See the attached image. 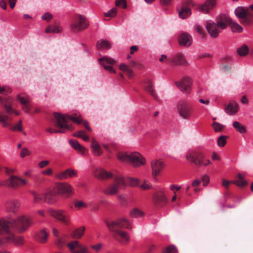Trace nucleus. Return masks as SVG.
I'll return each mask as SVG.
<instances>
[{
	"label": "nucleus",
	"mask_w": 253,
	"mask_h": 253,
	"mask_svg": "<svg viewBox=\"0 0 253 253\" xmlns=\"http://www.w3.org/2000/svg\"><path fill=\"white\" fill-rule=\"evenodd\" d=\"M177 249L174 245H170L166 248V253H176Z\"/></svg>",
	"instance_id": "nucleus-55"
},
{
	"label": "nucleus",
	"mask_w": 253,
	"mask_h": 253,
	"mask_svg": "<svg viewBox=\"0 0 253 253\" xmlns=\"http://www.w3.org/2000/svg\"><path fill=\"white\" fill-rule=\"evenodd\" d=\"M169 62H172L175 65H186L187 61L183 55L181 54L176 55L172 60H171Z\"/></svg>",
	"instance_id": "nucleus-30"
},
{
	"label": "nucleus",
	"mask_w": 253,
	"mask_h": 253,
	"mask_svg": "<svg viewBox=\"0 0 253 253\" xmlns=\"http://www.w3.org/2000/svg\"><path fill=\"white\" fill-rule=\"evenodd\" d=\"M152 201L157 206H163L168 202V198L165 195L164 190L156 192L152 196Z\"/></svg>",
	"instance_id": "nucleus-12"
},
{
	"label": "nucleus",
	"mask_w": 253,
	"mask_h": 253,
	"mask_svg": "<svg viewBox=\"0 0 253 253\" xmlns=\"http://www.w3.org/2000/svg\"><path fill=\"white\" fill-rule=\"evenodd\" d=\"M115 4L116 6L121 7L123 8H126L127 7L126 0H116Z\"/></svg>",
	"instance_id": "nucleus-53"
},
{
	"label": "nucleus",
	"mask_w": 253,
	"mask_h": 253,
	"mask_svg": "<svg viewBox=\"0 0 253 253\" xmlns=\"http://www.w3.org/2000/svg\"><path fill=\"white\" fill-rule=\"evenodd\" d=\"M20 207V203L17 201H12L8 203L7 210L10 212H15Z\"/></svg>",
	"instance_id": "nucleus-32"
},
{
	"label": "nucleus",
	"mask_w": 253,
	"mask_h": 253,
	"mask_svg": "<svg viewBox=\"0 0 253 253\" xmlns=\"http://www.w3.org/2000/svg\"><path fill=\"white\" fill-rule=\"evenodd\" d=\"M178 110L179 115L184 119H190L194 116L193 107L187 101L182 100L179 102Z\"/></svg>",
	"instance_id": "nucleus-7"
},
{
	"label": "nucleus",
	"mask_w": 253,
	"mask_h": 253,
	"mask_svg": "<svg viewBox=\"0 0 253 253\" xmlns=\"http://www.w3.org/2000/svg\"><path fill=\"white\" fill-rule=\"evenodd\" d=\"M91 147L92 152L94 155L99 156L102 154V151L101 147L94 138L92 139Z\"/></svg>",
	"instance_id": "nucleus-26"
},
{
	"label": "nucleus",
	"mask_w": 253,
	"mask_h": 253,
	"mask_svg": "<svg viewBox=\"0 0 253 253\" xmlns=\"http://www.w3.org/2000/svg\"><path fill=\"white\" fill-rule=\"evenodd\" d=\"M118 191V187L117 184H113L109 186L103 190V193L107 195H114Z\"/></svg>",
	"instance_id": "nucleus-29"
},
{
	"label": "nucleus",
	"mask_w": 253,
	"mask_h": 253,
	"mask_svg": "<svg viewBox=\"0 0 253 253\" xmlns=\"http://www.w3.org/2000/svg\"><path fill=\"white\" fill-rule=\"evenodd\" d=\"M217 28V26L215 23H211L209 21L207 22V30L211 37L212 38H215L218 36L220 31H219Z\"/></svg>",
	"instance_id": "nucleus-19"
},
{
	"label": "nucleus",
	"mask_w": 253,
	"mask_h": 253,
	"mask_svg": "<svg viewBox=\"0 0 253 253\" xmlns=\"http://www.w3.org/2000/svg\"><path fill=\"white\" fill-rule=\"evenodd\" d=\"M249 49L246 45H243L237 49L238 53L240 56H245L248 53Z\"/></svg>",
	"instance_id": "nucleus-44"
},
{
	"label": "nucleus",
	"mask_w": 253,
	"mask_h": 253,
	"mask_svg": "<svg viewBox=\"0 0 253 253\" xmlns=\"http://www.w3.org/2000/svg\"><path fill=\"white\" fill-rule=\"evenodd\" d=\"M30 151L27 148H23L21 151L20 157L24 158L26 156H28L30 154Z\"/></svg>",
	"instance_id": "nucleus-57"
},
{
	"label": "nucleus",
	"mask_w": 253,
	"mask_h": 253,
	"mask_svg": "<svg viewBox=\"0 0 253 253\" xmlns=\"http://www.w3.org/2000/svg\"><path fill=\"white\" fill-rule=\"evenodd\" d=\"M94 174L97 178L101 180H104L111 178L113 175L111 172L105 170L102 168L96 169Z\"/></svg>",
	"instance_id": "nucleus-20"
},
{
	"label": "nucleus",
	"mask_w": 253,
	"mask_h": 253,
	"mask_svg": "<svg viewBox=\"0 0 253 253\" xmlns=\"http://www.w3.org/2000/svg\"><path fill=\"white\" fill-rule=\"evenodd\" d=\"M145 89L148 91L152 96H155V91L153 89V85L152 82L150 81H147L145 84Z\"/></svg>",
	"instance_id": "nucleus-39"
},
{
	"label": "nucleus",
	"mask_w": 253,
	"mask_h": 253,
	"mask_svg": "<svg viewBox=\"0 0 253 253\" xmlns=\"http://www.w3.org/2000/svg\"><path fill=\"white\" fill-rule=\"evenodd\" d=\"M7 221L19 233L26 231L32 223L31 218L25 215H19L14 220Z\"/></svg>",
	"instance_id": "nucleus-4"
},
{
	"label": "nucleus",
	"mask_w": 253,
	"mask_h": 253,
	"mask_svg": "<svg viewBox=\"0 0 253 253\" xmlns=\"http://www.w3.org/2000/svg\"><path fill=\"white\" fill-rule=\"evenodd\" d=\"M48 236V233L45 229H42L38 231L35 235V240L39 243H45L46 242Z\"/></svg>",
	"instance_id": "nucleus-22"
},
{
	"label": "nucleus",
	"mask_w": 253,
	"mask_h": 253,
	"mask_svg": "<svg viewBox=\"0 0 253 253\" xmlns=\"http://www.w3.org/2000/svg\"><path fill=\"white\" fill-rule=\"evenodd\" d=\"M75 207L78 210L83 209L87 208V205L83 201H79L75 203Z\"/></svg>",
	"instance_id": "nucleus-52"
},
{
	"label": "nucleus",
	"mask_w": 253,
	"mask_h": 253,
	"mask_svg": "<svg viewBox=\"0 0 253 253\" xmlns=\"http://www.w3.org/2000/svg\"><path fill=\"white\" fill-rule=\"evenodd\" d=\"M11 89L8 86H0V93L3 94H8L11 92Z\"/></svg>",
	"instance_id": "nucleus-58"
},
{
	"label": "nucleus",
	"mask_w": 253,
	"mask_h": 253,
	"mask_svg": "<svg viewBox=\"0 0 253 253\" xmlns=\"http://www.w3.org/2000/svg\"><path fill=\"white\" fill-rule=\"evenodd\" d=\"M182 5H185L188 7L194 6L195 4L192 0H185Z\"/></svg>",
	"instance_id": "nucleus-63"
},
{
	"label": "nucleus",
	"mask_w": 253,
	"mask_h": 253,
	"mask_svg": "<svg viewBox=\"0 0 253 253\" xmlns=\"http://www.w3.org/2000/svg\"><path fill=\"white\" fill-rule=\"evenodd\" d=\"M233 126L236 129V130L239 131L240 133H242L246 132L247 130L245 126L242 125L239 122H234L233 123Z\"/></svg>",
	"instance_id": "nucleus-36"
},
{
	"label": "nucleus",
	"mask_w": 253,
	"mask_h": 253,
	"mask_svg": "<svg viewBox=\"0 0 253 253\" xmlns=\"http://www.w3.org/2000/svg\"><path fill=\"white\" fill-rule=\"evenodd\" d=\"M10 129L12 131H21L23 129L22 126V121L20 120L19 123L13 126H11L10 127Z\"/></svg>",
	"instance_id": "nucleus-51"
},
{
	"label": "nucleus",
	"mask_w": 253,
	"mask_h": 253,
	"mask_svg": "<svg viewBox=\"0 0 253 253\" xmlns=\"http://www.w3.org/2000/svg\"><path fill=\"white\" fill-rule=\"evenodd\" d=\"M57 193L55 190H50L46 192L44 195V201L49 204L55 203L57 200L55 196Z\"/></svg>",
	"instance_id": "nucleus-23"
},
{
	"label": "nucleus",
	"mask_w": 253,
	"mask_h": 253,
	"mask_svg": "<svg viewBox=\"0 0 253 253\" xmlns=\"http://www.w3.org/2000/svg\"><path fill=\"white\" fill-rule=\"evenodd\" d=\"M127 185L131 186H136L139 184V180L137 178L132 177H126Z\"/></svg>",
	"instance_id": "nucleus-40"
},
{
	"label": "nucleus",
	"mask_w": 253,
	"mask_h": 253,
	"mask_svg": "<svg viewBox=\"0 0 253 253\" xmlns=\"http://www.w3.org/2000/svg\"><path fill=\"white\" fill-rule=\"evenodd\" d=\"M235 13L240 23L245 26H249L253 22V13L249 8L238 7L235 9Z\"/></svg>",
	"instance_id": "nucleus-6"
},
{
	"label": "nucleus",
	"mask_w": 253,
	"mask_h": 253,
	"mask_svg": "<svg viewBox=\"0 0 253 253\" xmlns=\"http://www.w3.org/2000/svg\"><path fill=\"white\" fill-rule=\"evenodd\" d=\"M238 110V105L236 102H230L228 105L225 108V111L230 115L235 114Z\"/></svg>",
	"instance_id": "nucleus-25"
},
{
	"label": "nucleus",
	"mask_w": 253,
	"mask_h": 253,
	"mask_svg": "<svg viewBox=\"0 0 253 253\" xmlns=\"http://www.w3.org/2000/svg\"><path fill=\"white\" fill-rule=\"evenodd\" d=\"M186 159L199 167H206L211 164V161L206 158L205 154L202 152H194L187 153L185 156Z\"/></svg>",
	"instance_id": "nucleus-5"
},
{
	"label": "nucleus",
	"mask_w": 253,
	"mask_h": 253,
	"mask_svg": "<svg viewBox=\"0 0 253 253\" xmlns=\"http://www.w3.org/2000/svg\"><path fill=\"white\" fill-rule=\"evenodd\" d=\"M0 235L6 236L7 243H12L16 246H21L24 243L23 237H15L10 230L9 223L3 218L0 219Z\"/></svg>",
	"instance_id": "nucleus-2"
},
{
	"label": "nucleus",
	"mask_w": 253,
	"mask_h": 253,
	"mask_svg": "<svg viewBox=\"0 0 253 253\" xmlns=\"http://www.w3.org/2000/svg\"><path fill=\"white\" fill-rule=\"evenodd\" d=\"M192 80L189 77L183 78L181 82L177 83L176 84L178 88L183 92H189V89L192 85Z\"/></svg>",
	"instance_id": "nucleus-17"
},
{
	"label": "nucleus",
	"mask_w": 253,
	"mask_h": 253,
	"mask_svg": "<svg viewBox=\"0 0 253 253\" xmlns=\"http://www.w3.org/2000/svg\"><path fill=\"white\" fill-rule=\"evenodd\" d=\"M42 18L49 21L52 18V15L50 13H46L42 16Z\"/></svg>",
	"instance_id": "nucleus-61"
},
{
	"label": "nucleus",
	"mask_w": 253,
	"mask_h": 253,
	"mask_svg": "<svg viewBox=\"0 0 253 253\" xmlns=\"http://www.w3.org/2000/svg\"><path fill=\"white\" fill-rule=\"evenodd\" d=\"M85 228L84 226H81L75 229L72 233V236L75 239H80L84 234Z\"/></svg>",
	"instance_id": "nucleus-31"
},
{
	"label": "nucleus",
	"mask_w": 253,
	"mask_h": 253,
	"mask_svg": "<svg viewBox=\"0 0 253 253\" xmlns=\"http://www.w3.org/2000/svg\"><path fill=\"white\" fill-rule=\"evenodd\" d=\"M66 241L64 238L58 237L55 241V244L58 249H62L65 245Z\"/></svg>",
	"instance_id": "nucleus-43"
},
{
	"label": "nucleus",
	"mask_w": 253,
	"mask_h": 253,
	"mask_svg": "<svg viewBox=\"0 0 253 253\" xmlns=\"http://www.w3.org/2000/svg\"><path fill=\"white\" fill-rule=\"evenodd\" d=\"M33 195V202L34 203H38L42 200H44V195L41 194H37L34 192H32Z\"/></svg>",
	"instance_id": "nucleus-46"
},
{
	"label": "nucleus",
	"mask_w": 253,
	"mask_h": 253,
	"mask_svg": "<svg viewBox=\"0 0 253 253\" xmlns=\"http://www.w3.org/2000/svg\"><path fill=\"white\" fill-rule=\"evenodd\" d=\"M69 143L76 151L81 154L84 155L86 151L85 148L82 146L78 141L76 140L73 139L69 141Z\"/></svg>",
	"instance_id": "nucleus-27"
},
{
	"label": "nucleus",
	"mask_w": 253,
	"mask_h": 253,
	"mask_svg": "<svg viewBox=\"0 0 253 253\" xmlns=\"http://www.w3.org/2000/svg\"><path fill=\"white\" fill-rule=\"evenodd\" d=\"M232 183L235 184L237 186L241 187H244L248 184V182L245 180H236L232 181Z\"/></svg>",
	"instance_id": "nucleus-49"
},
{
	"label": "nucleus",
	"mask_w": 253,
	"mask_h": 253,
	"mask_svg": "<svg viewBox=\"0 0 253 253\" xmlns=\"http://www.w3.org/2000/svg\"><path fill=\"white\" fill-rule=\"evenodd\" d=\"M62 31V28L59 25H52L47 27L45 29L46 33H59Z\"/></svg>",
	"instance_id": "nucleus-33"
},
{
	"label": "nucleus",
	"mask_w": 253,
	"mask_h": 253,
	"mask_svg": "<svg viewBox=\"0 0 253 253\" xmlns=\"http://www.w3.org/2000/svg\"><path fill=\"white\" fill-rule=\"evenodd\" d=\"M67 119V124H68L69 120H70L72 122L76 123L78 124H81L82 123V119L81 118L80 116H79L78 117H75L72 116H70L67 115H63Z\"/></svg>",
	"instance_id": "nucleus-38"
},
{
	"label": "nucleus",
	"mask_w": 253,
	"mask_h": 253,
	"mask_svg": "<svg viewBox=\"0 0 253 253\" xmlns=\"http://www.w3.org/2000/svg\"><path fill=\"white\" fill-rule=\"evenodd\" d=\"M116 183L115 184H117L118 187H119L120 185H126V178H124L122 176H119L116 178L115 179Z\"/></svg>",
	"instance_id": "nucleus-45"
},
{
	"label": "nucleus",
	"mask_w": 253,
	"mask_h": 253,
	"mask_svg": "<svg viewBox=\"0 0 253 253\" xmlns=\"http://www.w3.org/2000/svg\"><path fill=\"white\" fill-rule=\"evenodd\" d=\"M17 97L21 104H26L29 102V97L25 94H19Z\"/></svg>",
	"instance_id": "nucleus-41"
},
{
	"label": "nucleus",
	"mask_w": 253,
	"mask_h": 253,
	"mask_svg": "<svg viewBox=\"0 0 253 253\" xmlns=\"http://www.w3.org/2000/svg\"><path fill=\"white\" fill-rule=\"evenodd\" d=\"M130 215L132 217L138 218L142 217L144 212L138 209H134L130 211Z\"/></svg>",
	"instance_id": "nucleus-37"
},
{
	"label": "nucleus",
	"mask_w": 253,
	"mask_h": 253,
	"mask_svg": "<svg viewBox=\"0 0 253 253\" xmlns=\"http://www.w3.org/2000/svg\"><path fill=\"white\" fill-rule=\"evenodd\" d=\"M89 23L86 17L83 15H78L70 25V30L73 32L83 31L88 28Z\"/></svg>",
	"instance_id": "nucleus-8"
},
{
	"label": "nucleus",
	"mask_w": 253,
	"mask_h": 253,
	"mask_svg": "<svg viewBox=\"0 0 253 253\" xmlns=\"http://www.w3.org/2000/svg\"><path fill=\"white\" fill-rule=\"evenodd\" d=\"M178 42L181 45L189 46L192 44V37L187 33H183L179 36Z\"/></svg>",
	"instance_id": "nucleus-24"
},
{
	"label": "nucleus",
	"mask_w": 253,
	"mask_h": 253,
	"mask_svg": "<svg viewBox=\"0 0 253 253\" xmlns=\"http://www.w3.org/2000/svg\"><path fill=\"white\" fill-rule=\"evenodd\" d=\"M98 60L100 63L103 66L104 69L106 71H108L109 73H116L115 71L111 66L116 63L114 59L108 56H105L99 59Z\"/></svg>",
	"instance_id": "nucleus-14"
},
{
	"label": "nucleus",
	"mask_w": 253,
	"mask_h": 253,
	"mask_svg": "<svg viewBox=\"0 0 253 253\" xmlns=\"http://www.w3.org/2000/svg\"><path fill=\"white\" fill-rule=\"evenodd\" d=\"M26 181L16 176L11 175L9 178L3 181L2 185L16 188L26 185Z\"/></svg>",
	"instance_id": "nucleus-10"
},
{
	"label": "nucleus",
	"mask_w": 253,
	"mask_h": 253,
	"mask_svg": "<svg viewBox=\"0 0 253 253\" xmlns=\"http://www.w3.org/2000/svg\"><path fill=\"white\" fill-rule=\"evenodd\" d=\"M164 163L160 160H154L151 162L152 174L154 176L158 175L164 168Z\"/></svg>",
	"instance_id": "nucleus-18"
},
{
	"label": "nucleus",
	"mask_w": 253,
	"mask_h": 253,
	"mask_svg": "<svg viewBox=\"0 0 253 253\" xmlns=\"http://www.w3.org/2000/svg\"><path fill=\"white\" fill-rule=\"evenodd\" d=\"M216 0H206L205 3L200 7V10L204 13H208L215 6Z\"/></svg>",
	"instance_id": "nucleus-21"
},
{
	"label": "nucleus",
	"mask_w": 253,
	"mask_h": 253,
	"mask_svg": "<svg viewBox=\"0 0 253 253\" xmlns=\"http://www.w3.org/2000/svg\"><path fill=\"white\" fill-rule=\"evenodd\" d=\"M229 25L231 26L232 30L234 32L241 33L243 30V29L241 26H240L239 24L232 21V20L231 19V22H230Z\"/></svg>",
	"instance_id": "nucleus-35"
},
{
	"label": "nucleus",
	"mask_w": 253,
	"mask_h": 253,
	"mask_svg": "<svg viewBox=\"0 0 253 253\" xmlns=\"http://www.w3.org/2000/svg\"><path fill=\"white\" fill-rule=\"evenodd\" d=\"M117 13V9L116 7H114L110 9L108 12L104 13L105 17H114Z\"/></svg>",
	"instance_id": "nucleus-47"
},
{
	"label": "nucleus",
	"mask_w": 253,
	"mask_h": 253,
	"mask_svg": "<svg viewBox=\"0 0 253 253\" xmlns=\"http://www.w3.org/2000/svg\"><path fill=\"white\" fill-rule=\"evenodd\" d=\"M102 247V244L101 243H99L97 245H92L91 246V248L94 250L95 252H96V253H98L101 250Z\"/></svg>",
	"instance_id": "nucleus-59"
},
{
	"label": "nucleus",
	"mask_w": 253,
	"mask_h": 253,
	"mask_svg": "<svg viewBox=\"0 0 253 253\" xmlns=\"http://www.w3.org/2000/svg\"><path fill=\"white\" fill-rule=\"evenodd\" d=\"M48 212L51 216L65 225H69L71 223L70 215L63 210H55L50 209L48 210Z\"/></svg>",
	"instance_id": "nucleus-9"
},
{
	"label": "nucleus",
	"mask_w": 253,
	"mask_h": 253,
	"mask_svg": "<svg viewBox=\"0 0 253 253\" xmlns=\"http://www.w3.org/2000/svg\"><path fill=\"white\" fill-rule=\"evenodd\" d=\"M4 105L6 112L8 114H11L13 111H14V110L12 108L11 105L5 104Z\"/></svg>",
	"instance_id": "nucleus-60"
},
{
	"label": "nucleus",
	"mask_w": 253,
	"mask_h": 253,
	"mask_svg": "<svg viewBox=\"0 0 253 253\" xmlns=\"http://www.w3.org/2000/svg\"><path fill=\"white\" fill-rule=\"evenodd\" d=\"M55 188L57 194L64 195L66 197H70L74 193L72 186L67 182H58Z\"/></svg>",
	"instance_id": "nucleus-11"
},
{
	"label": "nucleus",
	"mask_w": 253,
	"mask_h": 253,
	"mask_svg": "<svg viewBox=\"0 0 253 253\" xmlns=\"http://www.w3.org/2000/svg\"><path fill=\"white\" fill-rule=\"evenodd\" d=\"M195 28L197 32L199 34L202 36H204L205 35V33L204 30L199 25H196Z\"/></svg>",
	"instance_id": "nucleus-64"
},
{
	"label": "nucleus",
	"mask_w": 253,
	"mask_h": 253,
	"mask_svg": "<svg viewBox=\"0 0 253 253\" xmlns=\"http://www.w3.org/2000/svg\"><path fill=\"white\" fill-rule=\"evenodd\" d=\"M118 158L122 161L129 160V155L124 153H120L118 154Z\"/></svg>",
	"instance_id": "nucleus-54"
},
{
	"label": "nucleus",
	"mask_w": 253,
	"mask_h": 253,
	"mask_svg": "<svg viewBox=\"0 0 253 253\" xmlns=\"http://www.w3.org/2000/svg\"><path fill=\"white\" fill-rule=\"evenodd\" d=\"M140 187L144 190H148L152 188V185L146 182H144L140 185Z\"/></svg>",
	"instance_id": "nucleus-62"
},
{
	"label": "nucleus",
	"mask_w": 253,
	"mask_h": 253,
	"mask_svg": "<svg viewBox=\"0 0 253 253\" xmlns=\"http://www.w3.org/2000/svg\"><path fill=\"white\" fill-rule=\"evenodd\" d=\"M73 136L81 137L85 141H87L89 140V137L85 134V131L84 130H80L77 132L74 133Z\"/></svg>",
	"instance_id": "nucleus-42"
},
{
	"label": "nucleus",
	"mask_w": 253,
	"mask_h": 253,
	"mask_svg": "<svg viewBox=\"0 0 253 253\" xmlns=\"http://www.w3.org/2000/svg\"><path fill=\"white\" fill-rule=\"evenodd\" d=\"M191 14L190 8L185 5H182L181 9L179 11V16L182 19H185Z\"/></svg>",
	"instance_id": "nucleus-28"
},
{
	"label": "nucleus",
	"mask_w": 253,
	"mask_h": 253,
	"mask_svg": "<svg viewBox=\"0 0 253 253\" xmlns=\"http://www.w3.org/2000/svg\"><path fill=\"white\" fill-rule=\"evenodd\" d=\"M54 116L56 120V126L60 128L56 129L49 127L46 129L47 131L50 133H65L67 131L74 129L72 125L67 124V119L63 114L58 113H54Z\"/></svg>",
	"instance_id": "nucleus-3"
},
{
	"label": "nucleus",
	"mask_w": 253,
	"mask_h": 253,
	"mask_svg": "<svg viewBox=\"0 0 253 253\" xmlns=\"http://www.w3.org/2000/svg\"><path fill=\"white\" fill-rule=\"evenodd\" d=\"M227 137L225 135L220 136L217 139V144L219 147H223L226 143Z\"/></svg>",
	"instance_id": "nucleus-48"
},
{
	"label": "nucleus",
	"mask_w": 253,
	"mask_h": 253,
	"mask_svg": "<svg viewBox=\"0 0 253 253\" xmlns=\"http://www.w3.org/2000/svg\"><path fill=\"white\" fill-rule=\"evenodd\" d=\"M97 49H108L111 47L110 42L106 40H99L96 44Z\"/></svg>",
	"instance_id": "nucleus-34"
},
{
	"label": "nucleus",
	"mask_w": 253,
	"mask_h": 253,
	"mask_svg": "<svg viewBox=\"0 0 253 253\" xmlns=\"http://www.w3.org/2000/svg\"><path fill=\"white\" fill-rule=\"evenodd\" d=\"M212 126L215 132H219L221 131L224 127L223 125L222 124L215 122L212 123Z\"/></svg>",
	"instance_id": "nucleus-50"
},
{
	"label": "nucleus",
	"mask_w": 253,
	"mask_h": 253,
	"mask_svg": "<svg viewBox=\"0 0 253 253\" xmlns=\"http://www.w3.org/2000/svg\"><path fill=\"white\" fill-rule=\"evenodd\" d=\"M77 170L72 169H68L55 175V178L59 180H66L77 176Z\"/></svg>",
	"instance_id": "nucleus-13"
},
{
	"label": "nucleus",
	"mask_w": 253,
	"mask_h": 253,
	"mask_svg": "<svg viewBox=\"0 0 253 253\" xmlns=\"http://www.w3.org/2000/svg\"><path fill=\"white\" fill-rule=\"evenodd\" d=\"M201 180L203 182V186H206L209 183L210 177L207 174H204L201 177Z\"/></svg>",
	"instance_id": "nucleus-56"
},
{
	"label": "nucleus",
	"mask_w": 253,
	"mask_h": 253,
	"mask_svg": "<svg viewBox=\"0 0 253 253\" xmlns=\"http://www.w3.org/2000/svg\"><path fill=\"white\" fill-rule=\"evenodd\" d=\"M215 24L217 28L221 30H224L226 28L228 24L231 22V19L225 14H220L218 15L216 19Z\"/></svg>",
	"instance_id": "nucleus-16"
},
{
	"label": "nucleus",
	"mask_w": 253,
	"mask_h": 253,
	"mask_svg": "<svg viewBox=\"0 0 253 253\" xmlns=\"http://www.w3.org/2000/svg\"><path fill=\"white\" fill-rule=\"evenodd\" d=\"M129 160L135 167H139L145 164L144 158L137 152H133L129 154Z\"/></svg>",
	"instance_id": "nucleus-15"
},
{
	"label": "nucleus",
	"mask_w": 253,
	"mask_h": 253,
	"mask_svg": "<svg viewBox=\"0 0 253 253\" xmlns=\"http://www.w3.org/2000/svg\"><path fill=\"white\" fill-rule=\"evenodd\" d=\"M109 230L113 232V237L116 240L123 245H126L130 241L128 234L124 231L115 230V228L131 229V226L129 221L125 217H122L110 222H107Z\"/></svg>",
	"instance_id": "nucleus-1"
}]
</instances>
